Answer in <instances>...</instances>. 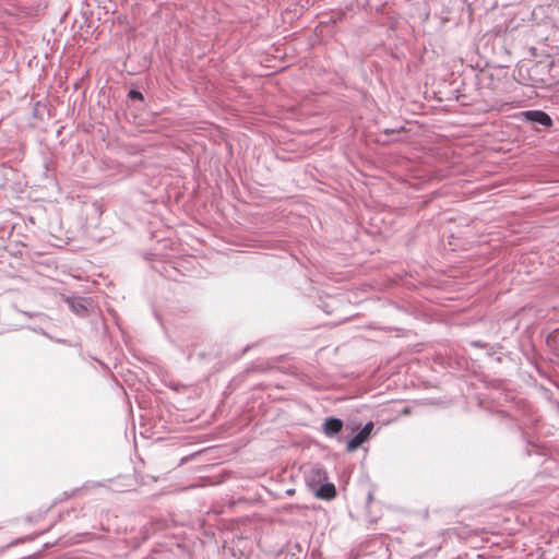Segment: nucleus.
Segmentation results:
<instances>
[{"mask_svg":"<svg viewBox=\"0 0 559 559\" xmlns=\"http://www.w3.org/2000/svg\"><path fill=\"white\" fill-rule=\"evenodd\" d=\"M373 429V423L369 421L365 427L347 443V451L353 452L357 450L364 442L368 440Z\"/></svg>","mask_w":559,"mask_h":559,"instance_id":"nucleus-1","label":"nucleus"},{"mask_svg":"<svg viewBox=\"0 0 559 559\" xmlns=\"http://www.w3.org/2000/svg\"><path fill=\"white\" fill-rule=\"evenodd\" d=\"M525 117L534 122L540 123L545 127H550L552 121L550 117L542 110H530L525 112Z\"/></svg>","mask_w":559,"mask_h":559,"instance_id":"nucleus-2","label":"nucleus"},{"mask_svg":"<svg viewBox=\"0 0 559 559\" xmlns=\"http://www.w3.org/2000/svg\"><path fill=\"white\" fill-rule=\"evenodd\" d=\"M343 428V421L338 418L330 417L323 425V431L326 436L338 433Z\"/></svg>","mask_w":559,"mask_h":559,"instance_id":"nucleus-3","label":"nucleus"},{"mask_svg":"<svg viewBox=\"0 0 559 559\" xmlns=\"http://www.w3.org/2000/svg\"><path fill=\"white\" fill-rule=\"evenodd\" d=\"M316 496L325 500L333 499L336 496L335 486L331 483L323 484L317 489Z\"/></svg>","mask_w":559,"mask_h":559,"instance_id":"nucleus-4","label":"nucleus"},{"mask_svg":"<svg viewBox=\"0 0 559 559\" xmlns=\"http://www.w3.org/2000/svg\"><path fill=\"white\" fill-rule=\"evenodd\" d=\"M310 474H313L314 476H317L319 480H321V479H325V478H326L325 472H324V471H322V469H321V468H319V467H313V468L310 471Z\"/></svg>","mask_w":559,"mask_h":559,"instance_id":"nucleus-5","label":"nucleus"},{"mask_svg":"<svg viewBox=\"0 0 559 559\" xmlns=\"http://www.w3.org/2000/svg\"><path fill=\"white\" fill-rule=\"evenodd\" d=\"M129 96L133 99H142L143 98L142 94L134 90L130 91Z\"/></svg>","mask_w":559,"mask_h":559,"instance_id":"nucleus-6","label":"nucleus"},{"mask_svg":"<svg viewBox=\"0 0 559 559\" xmlns=\"http://www.w3.org/2000/svg\"><path fill=\"white\" fill-rule=\"evenodd\" d=\"M286 509L287 510H292V509L304 510V509H306V507L296 504V506H288Z\"/></svg>","mask_w":559,"mask_h":559,"instance_id":"nucleus-7","label":"nucleus"},{"mask_svg":"<svg viewBox=\"0 0 559 559\" xmlns=\"http://www.w3.org/2000/svg\"><path fill=\"white\" fill-rule=\"evenodd\" d=\"M286 493H287V495H289V496H292V495H294V493H295V489H288V490L286 491Z\"/></svg>","mask_w":559,"mask_h":559,"instance_id":"nucleus-8","label":"nucleus"},{"mask_svg":"<svg viewBox=\"0 0 559 559\" xmlns=\"http://www.w3.org/2000/svg\"><path fill=\"white\" fill-rule=\"evenodd\" d=\"M403 413H404V414H409V409H408V408H405V409L403 411Z\"/></svg>","mask_w":559,"mask_h":559,"instance_id":"nucleus-9","label":"nucleus"}]
</instances>
